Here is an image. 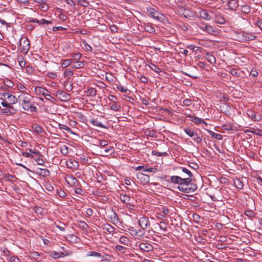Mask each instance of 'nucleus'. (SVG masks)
Segmentation results:
<instances>
[{
    "mask_svg": "<svg viewBox=\"0 0 262 262\" xmlns=\"http://www.w3.org/2000/svg\"><path fill=\"white\" fill-rule=\"evenodd\" d=\"M186 179H188L189 181L187 183L184 184L182 186H178V189L185 193H192L196 190L198 186L195 184L192 183V179L187 178Z\"/></svg>",
    "mask_w": 262,
    "mask_h": 262,
    "instance_id": "obj_1",
    "label": "nucleus"
},
{
    "mask_svg": "<svg viewBox=\"0 0 262 262\" xmlns=\"http://www.w3.org/2000/svg\"><path fill=\"white\" fill-rule=\"evenodd\" d=\"M238 40L240 41H249L254 40L256 36L250 32L241 31L237 32Z\"/></svg>",
    "mask_w": 262,
    "mask_h": 262,
    "instance_id": "obj_2",
    "label": "nucleus"
},
{
    "mask_svg": "<svg viewBox=\"0 0 262 262\" xmlns=\"http://www.w3.org/2000/svg\"><path fill=\"white\" fill-rule=\"evenodd\" d=\"M29 40L27 37L23 36L19 39L20 51L23 54H27L30 49Z\"/></svg>",
    "mask_w": 262,
    "mask_h": 262,
    "instance_id": "obj_3",
    "label": "nucleus"
},
{
    "mask_svg": "<svg viewBox=\"0 0 262 262\" xmlns=\"http://www.w3.org/2000/svg\"><path fill=\"white\" fill-rule=\"evenodd\" d=\"M147 11L153 18L158 20L161 22H165V16L162 14L160 13L159 11L155 10L154 8L151 7L148 8H147Z\"/></svg>",
    "mask_w": 262,
    "mask_h": 262,
    "instance_id": "obj_4",
    "label": "nucleus"
},
{
    "mask_svg": "<svg viewBox=\"0 0 262 262\" xmlns=\"http://www.w3.org/2000/svg\"><path fill=\"white\" fill-rule=\"evenodd\" d=\"M186 178H182L180 176H173L170 177V182L173 184H179V186H182L184 184L187 183L189 181Z\"/></svg>",
    "mask_w": 262,
    "mask_h": 262,
    "instance_id": "obj_5",
    "label": "nucleus"
},
{
    "mask_svg": "<svg viewBox=\"0 0 262 262\" xmlns=\"http://www.w3.org/2000/svg\"><path fill=\"white\" fill-rule=\"evenodd\" d=\"M120 199L122 203L126 204L128 209L130 210L134 209L135 206L131 202L132 199L130 196L121 193L120 194Z\"/></svg>",
    "mask_w": 262,
    "mask_h": 262,
    "instance_id": "obj_6",
    "label": "nucleus"
},
{
    "mask_svg": "<svg viewBox=\"0 0 262 262\" xmlns=\"http://www.w3.org/2000/svg\"><path fill=\"white\" fill-rule=\"evenodd\" d=\"M138 224L143 230L147 229L150 226L148 218L145 216H142L139 219Z\"/></svg>",
    "mask_w": 262,
    "mask_h": 262,
    "instance_id": "obj_7",
    "label": "nucleus"
},
{
    "mask_svg": "<svg viewBox=\"0 0 262 262\" xmlns=\"http://www.w3.org/2000/svg\"><path fill=\"white\" fill-rule=\"evenodd\" d=\"M56 95L59 96V99L62 101H67L70 99V95L62 91H57L56 92Z\"/></svg>",
    "mask_w": 262,
    "mask_h": 262,
    "instance_id": "obj_8",
    "label": "nucleus"
},
{
    "mask_svg": "<svg viewBox=\"0 0 262 262\" xmlns=\"http://www.w3.org/2000/svg\"><path fill=\"white\" fill-rule=\"evenodd\" d=\"M17 110L13 106L6 108H1L0 114H5L6 115H12L16 113Z\"/></svg>",
    "mask_w": 262,
    "mask_h": 262,
    "instance_id": "obj_9",
    "label": "nucleus"
},
{
    "mask_svg": "<svg viewBox=\"0 0 262 262\" xmlns=\"http://www.w3.org/2000/svg\"><path fill=\"white\" fill-rule=\"evenodd\" d=\"M137 179L144 184L149 183L150 177L148 175L144 174L142 172H138L137 174Z\"/></svg>",
    "mask_w": 262,
    "mask_h": 262,
    "instance_id": "obj_10",
    "label": "nucleus"
},
{
    "mask_svg": "<svg viewBox=\"0 0 262 262\" xmlns=\"http://www.w3.org/2000/svg\"><path fill=\"white\" fill-rule=\"evenodd\" d=\"M139 248L141 250L145 252H150L154 250L153 246L149 243H141L139 245Z\"/></svg>",
    "mask_w": 262,
    "mask_h": 262,
    "instance_id": "obj_11",
    "label": "nucleus"
},
{
    "mask_svg": "<svg viewBox=\"0 0 262 262\" xmlns=\"http://www.w3.org/2000/svg\"><path fill=\"white\" fill-rule=\"evenodd\" d=\"M22 107L25 111H29L31 112H36L37 107L32 103H28L27 104H22Z\"/></svg>",
    "mask_w": 262,
    "mask_h": 262,
    "instance_id": "obj_12",
    "label": "nucleus"
},
{
    "mask_svg": "<svg viewBox=\"0 0 262 262\" xmlns=\"http://www.w3.org/2000/svg\"><path fill=\"white\" fill-rule=\"evenodd\" d=\"M36 173L43 177H49L50 174V172L48 169H42L41 168H37L36 169Z\"/></svg>",
    "mask_w": 262,
    "mask_h": 262,
    "instance_id": "obj_13",
    "label": "nucleus"
},
{
    "mask_svg": "<svg viewBox=\"0 0 262 262\" xmlns=\"http://www.w3.org/2000/svg\"><path fill=\"white\" fill-rule=\"evenodd\" d=\"M200 17L205 20H209L211 19V17L206 10L203 9L199 12Z\"/></svg>",
    "mask_w": 262,
    "mask_h": 262,
    "instance_id": "obj_14",
    "label": "nucleus"
},
{
    "mask_svg": "<svg viewBox=\"0 0 262 262\" xmlns=\"http://www.w3.org/2000/svg\"><path fill=\"white\" fill-rule=\"evenodd\" d=\"M18 99L19 101H22L23 104H27L31 101V97L30 96L21 95L18 96Z\"/></svg>",
    "mask_w": 262,
    "mask_h": 262,
    "instance_id": "obj_15",
    "label": "nucleus"
},
{
    "mask_svg": "<svg viewBox=\"0 0 262 262\" xmlns=\"http://www.w3.org/2000/svg\"><path fill=\"white\" fill-rule=\"evenodd\" d=\"M228 6L231 10H235L238 7V2L236 0H230L228 2Z\"/></svg>",
    "mask_w": 262,
    "mask_h": 262,
    "instance_id": "obj_16",
    "label": "nucleus"
},
{
    "mask_svg": "<svg viewBox=\"0 0 262 262\" xmlns=\"http://www.w3.org/2000/svg\"><path fill=\"white\" fill-rule=\"evenodd\" d=\"M110 219L112 221V223L114 224L118 223L119 221L117 214L113 209L112 210V214L110 215Z\"/></svg>",
    "mask_w": 262,
    "mask_h": 262,
    "instance_id": "obj_17",
    "label": "nucleus"
},
{
    "mask_svg": "<svg viewBox=\"0 0 262 262\" xmlns=\"http://www.w3.org/2000/svg\"><path fill=\"white\" fill-rule=\"evenodd\" d=\"M66 165L69 168L77 167L78 166V162L75 160H69L67 161Z\"/></svg>",
    "mask_w": 262,
    "mask_h": 262,
    "instance_id": "obj_18",
    "label": "nucleus"
},
{
    "mask_svg": "<svg viewBox=\"0 0 262 262\" xmlns=\"http://www.w3.org/2000/svg\"><path fill=\"white\" fill-rule=\"evenodd\" d=\"M261 130L259 129H255L254 128H250L249 129H246L244 130V133L246 134L248 133H251L254 134H255L257 136H262V134H260L259 132Z\"/></svg>",
    "mask_w": 262,
    "mask_h": 262,
    "instance_id": "obj_19",
    "label": "nucleus"
},
{
    "mask_svg": "<svg viewBox=\"0 0 262 262\" xmlns=\"http://www.w3.org/2000/svg\"><path fill=\"white\" fill-rule=\"evenodd\" d=\"M190 120L196 124L205 123L203 119L198 118V117L192 116L190 118Z\"/></svg>",
    "mask_w": 262,
    "mask_h": 262,
    "instance_id": "obj_20",
    "label": "nucleus"
},
{
    "mask_svg": "<svg viewBox=\"0 0 262 262\" xmlns=\"http://www.w3.org/2000/svg\"><path fill=\"white\" fill-rule=\"evenodd\" d=\"M206 58L208 62L211 64H214L216 62V59L215 57L209 53L206 54Z\"/></svg>",
    "mask_w": 262,
    "mask_h": 262,
    "instance_id": "obj_21",
    "label": "nucleus"
},
{
    "mask_svg": "<svg viewBox=\"0 0 262 262\" xmlns=\"http://www.w3.org/2000/svg\"><path fill=\"white\" fill-rule=\"evenodd\" d=\"M246 114L248 117L250 118L253 121L259 120V119L257 118L254 111L252 110H248Z\"/></svg>",
    "mask_w": 262,
    "mask_h": 262,
    "instance_id": "obj_22",
    "label": "nucleus"
},
{
    "mask_svg": "<svg viewBox=\"0 0 262 262\" xmlns=\"http://www.w3.org/2000/svg\"><path fill=\"white\" fill-rule=\"evenodd\" d=\"M144 134L147 137H156V132L154 129L147 128L145 130Z\"/></svg>",
    "mask_w": 262,
    "mask_h": 262,
    "instance_id": "obj_23",
    "label": "nucleus"
},
{
    "mask_svg": "<svg viewBox=\"0 0 262 262\" xmlns=\"http://www.w3.org/2000/svg\"><path fill=\"white\" fill-rule=\"evenodd\" d=\"M208 133L211 137L215 138L216 139L221 140L223 138V137L221 134H217L211 130H209Z\"/></svg>",
    "mask_w": 262,
    "mask_h": 262,
    "instance_id": "obj_24",
    "label": "nucleus"
},
{
    "mask_svg": "<svg viewBox=\"0 0 262 262\" xmlns=\"http://www.w3.org/2000/svg\"><path fill=\"white\" fill-rule=\"evenodd\" d=\"M234 184L237 188L239 189H242L244 186V184L242 181L238 178H236L234 180Z\"/></svg>",
    "mask_w": 262,
    "mask_h": 262,
    "instance_id": "obj_25",
    "label": "nucleus"
},
{
    "mask_svg": "<svg viewBox=\"0 0 262 262\" xmlns=\"http://www.w3.org/2000/svg\"><path fill=\"white\" fill-rule=\"evenodd\" d=\"M90 122L94 125L97 126L102 128H106V126L99 122L97 119H90Z\"/></svg>",
    "mask_w": 262,
    "mask_h": 262,
    "instance_id": "obj_26",
    "label": "nucleus"
},
{
    "mask_svg": "<svg viewBox=\"0 0 262 262\" xmlns=\"http://www.w3.org/2000/svg\"><path fill=\"white\" fill-rule=\"evenodd\" d=\"M97 91L96 89L90 88H89L88 90L85 92L87 96H95L96 95Z\"/></svg>",
    "mask_w": 262,
    "mask_h": 262,
    "instance_id": "obj_27",
    "label": "nucleus"
},
{
    "mask_svg": "<svg viewBox=\"0 0 262 262\" xmlns=\"http://www.w3.org/2000/svg\"><path fill=\"white\" fill-rule=\"evenodd\" d=\"M35 91L36 93L38 94H42L43 96H44L45 93H47V90L46 88L39 86L36 87L35 88Z\"/></svg>",
    "mask_w": 262,
    "mask_h": 262,
    "instance_id": "obj_28",
    "label": "nucleus"
},
{
    "mask_svg": "<svg viewBox=\"0 0 262 262\" xmlns=\"http://www.w3.org/2000/svg\"><path fill=\"white\" fill-rule=\"evenodd\" d=\"M108 105L110 108L115 111H119L121 108V106L118 104V102L117 103H110Z\"/></svg>",
    "mask_w": 262,
    "mask_h": 262,
    "instance_id": "obj_29",
    "label": "nucleus"
},
{
    "mask_svg": "<svg viewBox=\"0 0 262 262\" xmlns=\"http://www.w3.org/2000/svg\"><path fill=\"white\" fill-rule=\"evenodd\" d=\"M119 243L125 246H128L129 244V240L127 237L122 236L119 238Z\"/></svg>",
    "mask_w": 262,
    "mask_h": 262,
    "instance_id": "obj_30",
    "label": "nucleus"
},
{
    "mask_svg": "<svg viewBox=\"0 0 262 262\" xmlns=\"http://www.w3.org/2000/svg\"><path fill=\"white\" fill-rule=\"evenodd\" d=\"M7 99L9 101V103L12 105V104H15L18 101V99L16 98L14 96L12 95H8L7 96Z\"/></svg>",
    "mask_w": 262,
    "mask_h": 262,
    "instance_id": "obj_31",
    "label": "nucleus"
},
{
    "mask_svg": "<svg viewBox=\"0 0 262 262\" xmlns=\"http://www.w3.org/2000/svg\"><path fill=\"white\" fill-rule=\"evenodd\" d=\"M66 181L67 183L70 185H75V184L77 182V179L73 176L68 177Z\"/></svg>",
    "mask_w": 262,
    "mask_h": 262,
    "instance_id": "obj_32",
    "label": "nucleus"
},
{
    "mask_svg": "<svg viewBox=\"0 0 262 262\" xmlns=\"http://www.w3.org/2000/svg\"><path fill=\"white\" fill-rule=\"evenodd\" d=\"M84 66V63L83 61H78L75 62L72 66V68L75 69L82 68Z\"/></svg>",
    "mask_w": 262,
    "mask_h": 262,
    "instance_id": "obj_33",
    "label": "nucleus"
},
{
    "mask_svg": "<svg viewBox=\"0 0 262 262\" xmlns=\"http://www.w3.org/2000/svg\"><path fill=\"white\" fill-rule=\"evenodd\" d=\"M215 21L217 24L223 25L226 23V19L224 17L219 15L216 16Z\"/></svg>",
    "mask_w": 262,
    "mask_h": 262,
    "instance_id": "obj_34",
    "label": "nucleus"
},
{
    "mask_svg": "<svg viewBox=\"0 0 262 262\" xmlns=\"http://www.w3.org/2000/svg\"><path fill=\"white\" fill-rule=\"evenodd\" d=\"M43 155L42 156L35 157L34 156L33 159L36 161L38 165H43L45 161L42 159Z\"/></svg>",
    "mask_w": 262,
    "mask_h": 262,
    "instance_id": "obj_35",
    "label": "nucleus"
},
{
    "mask_svg": "<svg viewBox=\"0 0 262 262\" xmlns=\"http://www.w3.org/2000/svg\"><path fill=\"white\" fill-rule=\"evenodd\" d=\"M184 130L185 133L190 137H193L196 135V133L194 132L191 129L186 128H184Z\"/></svg>",
    "mask_w": 262,
    "mask_h": 262,
    "instance_id": "obj_36",
    "label": "nucleus"
},
{
    "mask_svg": "<svg viewBox=\"0 0 262 262\" xmlns=\"http://www.w3.org/2000/svg\"><path fill=\"white\" fill-rule=\"evenodd\" d=\"M115 249L116 251H119L123 254L125 253L127 250L126 248L119 245H117L116 246Z\"/></svg>",
    "mask_w": 262,
    "mask_h": 262,
    "instance_id": "obj_37",
    "label": "nucleus"
},
{
    "mask_svg": "<svg viewBox=\"0 0 262 262\" xmlns=\"http://www.w3.org/2000/svg\"><path fill=\"white\" fill-rule=\"evenodd\" d=\"M143 171L156 173L158 171V168L157 166H155L154 167L146 168V169H143Z\"/></svg>",
    "mask_w": 262,
    "mask_h": 262,
    "instance_id": "obj_38",
    "label": "nucleus"
},
{
    "mask_svg": "<svg viewBox=\"0 0 262 262\" xmlns=\"http://www.w3.org/2000/svg\"><path fill=\"white\" fill-rule=\"evenodd\" d=\"M104 229L108 231L110 233H113L115 229L114 227L108 224L104 225Z\"/></svg>",
    "mask_w": 262,
    "mask_h": 262,
    "instance_id": "obj_39",
    "label": "nucleus"
},
{
    "mask_svg": "<svg viewBox=\"0 0 262 262\" xmlns=\"http://www.w3.org/2000/svg\"><path fill=\"white\" fill-rule=\"evenodd\" d=\"M73 59H65L63 60L62 63H61V67L62 68H66L69 66H70L72 62Z\"/></svg>",
    "mask_w": 262,
    "mask_h": 262,
    "instance_id": "obj_40",
    "label": "nucleus"
},
{
    "mask_svg": "<svg viewBox=\"0 0 262 262\" xmlns=\"http://www.w3.org/2000/svg\"><path fill=\"white\" fill-rule=\"evenodd\" d=\"M78 226L81 228L82 229H86L88 227H89L87 224L82 221H80L77 222Z\"/></svg>",
    "mask_w": 262,
    "mask_h": 262,
    "instance_id": "obj_41",
    "label": "nucleus"
},
{
    "mask_svg": "<svg viewBox=\"0 0 262 262\" xmlns=\"http://www.w3.org/2000/svg\"><path fill=\"white\" fill-rule=\"evenodd\" d=\"M73 75V72L72 71L70 70L69 69L66 70L63 73V76L64 77L67 78L68 79H70L71 76Z\"/></svg>",
    "mask_w": 262,
    "mask_h": 262,
    "instance_id": "obj_42",
    "label": "nucleus"
},
{
    "mask_svg": "<svg viewBox=\"0 0 262 262\" xmlns=\"http://www.w3.org/2000/svg\"><path fill=\"white\" fill-rule=\"evenodd\" d=\"M65 88L68 92H71L73 89V84L71 82L67 81L64 83Z\"/></svg>",
    "mask_w": 262,
    "mask_h": 262,
    "instance_id": "obj_43",
    "label": "nucleus"
},
{
    "mask_svg": "<svg viewBox=\"0 0 262 262\" xmlns=\"http://www.w3.org/2000/svg\"><path fill=\"white\" fill-rule=\"evenodd\" d=\"M198 27L204 31L207 32L208 25L204 24L203 23H200L198 24Z\"/></svg>",
    "mask_w": 262,
    "mask_h": 262,
    "instance_id": "obj_44",
    "label": "nucleus"
},
{
    "mask_svg": "<svg viewBox=\"0 0 262 262\" xmlns=\"http://www.w3.org/2000/svg\"><path fill=\"white\" fill-rule=\"evenodd\" d=\"M145 29L147 32L151 33H155L156 31L155 29L152 26L148 24L145 26Z\"/></svg>",
    "mask_w": 262,
    "mask_h": 262,
    "instance_id": "obj_45",
    "label": "nucleus"
},
{
    "mask_svg": "<svg viewBox=\"0 0 262 262\" xmlns=\"http://www.w3.org/2000/svg\"><path fill=\"white\" fill-rule=\"evenodd\" d=\"M206 32L211 35H214L216 33V30L211 26L209 25Z\"/></svg>",
    "mask_w": 262,
    "mask_h": 262,
    "instance_id": "obj_46",
    "label": "nucleus"
},
{
    "mask_svg": "<svg viewBox=\"0 0 262 262\" xmlns=\"http://www.w3.org/2000/svg\"><path fill=\"white\" fill-rule=\"evenodd\" d=\"M33 129L34 132L38 134H39L43 132L42 127L40 125L37 124H35L34 126Z\"/></svg>",
    "mask_w": 262,
    "mask_h": 262,
    "instance_id": "obj_47",
    "label": "nucleus"
},
{
    "mask_svg": "<svg viewBox=\"0 0 262 262\" xmlns=\"http://www.w3.org/2000/svg\"><path fill=\"white\" fill-rule=\"evenodd\" d=\"M149 67L153 71L157 73H160L161 71V69L155 64L151 63Z\"/></svg>",
    "mask_w": 262,
    "mask_h": 262,
    "instance_id": "obj_48",
    "label": "nucleus"
},
{
    "mask_svg": "<svg viewBox=\"0 0 262 262\" xmlns=\"http://www.w3.org/2000/svg\"><path fill=\"white\" fill-rule=\"evenodd\" d=\"M61 224L60 222H58V223H56V222H55L54 223V225L58 229H59L60 230H61V231H64L66 230V229H65V224H62V225L63 226H60V224Z\"/></svg>",
    "mask_w": 262,
    "mask_h": 262,
    "instance_id": "obj_49",
    "label": "nucleus"
},
{
    "mask_svg": "<svg viewBox=\"0 0 262 262\" xmlns=\"http://www.w3.org/2000/svg\"><path fill=\"white\" fill-rule=\"evenodd\" d=\"M71 56L74 58V60H79L81 58L82 55L79 53H73L71 54Z\"/></svg>",
    "mask_w": 262,
    "mask_h": 262,
    "instance_id": "obj_50",
    "label": "nucleus"
},
{
    "mask_svg": "<svg viewBox=\"0 0 262 262\" xmlns=\"http://www.w3.org/2000/svg\"><path fill=\"white\" fill-rule=\"evenodd\" d=\"M59 127L61 129H64L69 133H73V132L72 131L71 128L64 124H59Z\"/></svg>",
    "mask_w": 262,
    "mask_h": 262,
    "instance_id": "obj_51",
    "label": "nucleus"
},
{
    "mask_svg": "<svg viewBox=\"0 0 262 262\" xmlns=\"http://www.w3.org/2000/svg\"><path fill=\"white\" fill-rule=\"evenodd\" d=\"M241 11L242 12H243L245 14H248L250 11V8L247 5H244L242 7Z\"/></svg>",
    "mask_w": 262,
    "mask_h": 262,
    "instance_id": "obj_52",
    "label": "nucleus"
},
{
    "mask_svg": "<svg viewBox=\"0 0 262 262\" xmlns=\"http://www.w3.org/2000/svg\"><path fill=\"white\" fill-rule=\"evenodd\" d=\"M182 171L186 173L187 176L188 177V178H191V177H192L193 176V174L192 173V172L189 170L187 168H185V167H183L182 168Z\"/></svg>",
    "mask_w": 262,
    "mask_h": 262,
    "instance_id": "obj_53",
    "label": "nucleus"
},
{
    "mask_svg": "<svg viewBox=\"0 0 262 262\" xmlns=\"http://www.w3.org/2000/svg\"><path fill=\"white\" fill-rule=\"evenodd\" d=\"M45 97L48 100H50L51 102H53V100L55 99L52 96L50 95V92L47 90V93H45L44 95Z\"/></svg>",
    "mask_w": 262,
    "mask_h": 262,
    "instance_id": "obj_54",
    "label": "nucleus"
},
{
    "mask_svg": "<svg viewBox=\"0 0 262 262\" xmlns=\"http://www.w3.org/2000/svg\"><path fill=\"white\" fill-rule=\"evenodd\" d=\"M133 231H135V234H133V235L138 236L140 237H143L144 236V232L141 230H138L137 231L133 230Z\"/></svg>",
    "mask_w": 262,
    "mask_h": 262,
    "instance_id": "obj_55",
    "label": "nucleus"
},
{
    "mask_svg": "<svg viewBox=\"0 0 262 262\" xmlns=\"http://www.w3.org/2000/svg\"><path fill=\"white\" fill-rule=\"evenodd\" d=\"M78 4L84 7L89 6V3L86 0H79L78 1Z\"/></svg>",
    "mask_w": 262,
    "mask_h": 262,
    "instance_id": "obj_56",
    "label": "nucleus"
},
{
    "mask_svg": "<svg viewBox=\"0 0 262 262\" xmlns=\"http://www.w3.org/2000/svg\"><path fill=\"white\" fill-rule=\"evenodd\" d=\"M87 255L88 256H96L98 257H100L101 256V255L100 253L95 251L89 252Z\"/></svg>",
    "mask_w": 262,
    "mask_h": 262,
    "instance_id": "obj_57",
    "label": "nucleus"
},
{
    "mask_svg": "<svg viewBox=\"0 0 262 262\" xmlns=\"http://www.w3.org/2000/svg\"><path fill=\"white\" fill-rule=\"evenodd\" d=\"M60 151L62 155L66 156L68 154V148L67 146L64 145L60 148Z\"/></svg>",
    "mask_w": 262,
    "mask_h": 262,
    "instance_id": "obj_58",
    "label": "nucleus"
},
{
    "mask_svg": "<svg viewBox=\"0 0 262 262\" xmlns=\"http://www.w3.org/2000/svg\"><path fill=\"white\" fill-rule=\"evenodd\" d=\"M222 129L227 131H230L233 129V126L231 124H224L222 126Z\"/></svg>",
    "mask_w": 262,
    "mask_h": 262,
    "instance_id": "obj_59",
    "label": "nucleus"
},
{
    "mask_svg": "<svg viewBox=\"0 0 262 262\" xmlns=\"http://www.w3.org/2000/svg\"><path fill=\"white\" fill-rule=\"evenodd\" d=\"M183 114L186 115V116L188 118H190L192 116V115H190V113H191V111L190 109L186 108L185 110H183Z\"/></svg>",
    "mask_w": 262,
    "mask_h": 262,
    "instance_id": "obj_60",
    "label": "nucleus"
},
{
    "mask_svg": "<svg viewBox=\"0 0 262 262\" xmlns=\"http://www.w3.org/2000/svg\"><path fill=\"white\" fill-rule=\"evenodd\" d=\"M108 99L112 103H117V102H118V99L116 97L113 95H110L108 97Z\"/></svg>",
    "mask_w": 262,
    "mask_h": 262,
    "instance_id": "obj_61",
    "label": "nucleus"
},
{
    "mask_svg": "<svg viewBox=\"0 0 262 262\" xmlns=\"http://www.w3.org/2000/svg\"><path fill=\"white\" fill-rule=\"evenodd\" d=\"M255 25L257 26L260 30H262V19L258 18V19L255 22Z\"/></svg>",
    "mask_w": 262,
    "mask_h": 262,
    "instance_id": "obj_62",
    "label": "nucleus"
},
{
    "mask_svg": "<svg viewBox=\"0 0 262 262\" xmlns=\"http://www.w3.org/2000/svg\"><path fill=\"white\" fill-rule=\"evenodd\" d=\"M254 212L252 211V210H246L245 212V214L249 217H252L254 216Z\"/></svg>",
    "mask_w": 262,
    "mask_h": 262,
    "instance_id": "obj_63",
    "label": "nucleus"
},
{
    "mask_svg": "<svg viewBox=\"0 0 262 262\" xmlns=\"http://www.w3.org/2000/svg\"><path fill=\"white\" fill-rule=\"evenodd\" d=\"M9 262H20V259L16 256H11L8 259Z\"/></svg>",
    "mask_w": 262,
    "mask_h": 262,
    "instance_id": "obj_64",
    "label": "nucleus"
}]
</instances>
